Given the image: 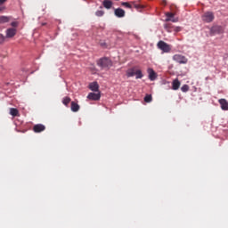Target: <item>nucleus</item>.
<instances>
[{
    "instance_id": "obj_1",
    "label": "nucleus",
    "mask_w": 228,
    "mask_h": 228,
    "mask_svg": "<svg viewBox=\"0 0 228 228\" xmlns=\"http://www.w3.org/2000/svg\"><path fill=\"white\" fill-rule=\"evenodd\" d=\"M97 65L98 67H101V69H107V70H110V69L113 67V61L108 57H103L97 61Z\"/></svg>"
},
{
    "instance_id": "obj_2",
    "label": "nucleus",
    "mask_w": 228,
    "mask_h": 228,
    "mask_svg": "<svg viewBox=\"0 0 228 228\" xmlns=\"http://www.w3.org/2000/svg\"><path fill=\"white\" fill-rule=\"evenodd\" d=\"M201 20L207 24L213 22V20H215V12L209 11L205 12L201 15Z\"/></svg>"
},
{
    "instance_id": "obj_3",
    "label": "nucleus",
    "mask_w": 228,
    "mask_h": 228,
    "mask_svg": "<svg viewBox=\"0 0 228 228\" xmlns=\"http://www.w3.org/2000/svg\"><path fill=\"white\" fill-rule=\"evenodd\" d=\"M157 45L163 53H170L172 51L170 45L165 43V41H159Z\"/></svg>"
},
{
    "instance_id": "obj_4",
    "label": "nucleus",
    "mask_w": 228,
    "mask_h": 228,
    "mask_svg": "<svg viewBox=\"0 0 228 228\" xmlns=\"http://www.w3.org/2000/svg\"><path fill=\"white\" fill-rule=\"evenodd\" d=\"M173 60H174V61H176V63H180L183 65H186V63H188V58H186V56L181 55V54H175L173 56Z\"/></svg>"
},
{
    "instance_id": "obj_5",
    "label": "nucleus",
    "mask_w": 228,
    "mask_h": 228,
    "mask_svg": "<svg viewBox=\"0 0 228 228\" xmlns=\"http://www.w3.org/2000/svg\"><path fill=\"white\" fill-rule=\"evenodd\" d=\"M224 33V27L215 25L210 28V35L213 37L215 35H222Z\"/></svg>"
},
{
    "instance_id": "obj_6",
    "label": "nucleus",
    "mask_w": 228,
    "mask_h": 228,
    "mask_svg": "<svg viewBox=\"0 0 228 228\" xmlns=\"http://www.w3.org/2000/svg\"><path fill=\"white\" fill-rule=\"evenodd\" d=\"M17 35V28H7L5 31V38H13Z\"/></svg>"
},
{
    "instance_id": "obj_7",
    "label": "nucleus",
    "mask_w": 228,
    "mask_h": 228,
    "mask_svg": "<svg viewBox=\"0 0 228 228\" xmlns=\"http://www.w3.org/2000/svg\"><path fill=\"white\" fill-rule=\"evenodd\" d=\"M147 72L149 74L150 81H156V78L158 77L156 71H154V69H152L151 68H149Z\"/></svg>"
},
{
    "instance_id": "obj_8",
    "label": "nucleus",
    "mask_w": 228,
    "mask_h": 228,
    "mask_svg": "<svg viewBox=\"0 0 228 228\" xmlns=\"http://www.w3.org/2000/svg\"><path fill=\"white\" fill-rule=\"evenodd\" d=\"M87 99H89V101H99V99H101V94L89 93V94L87 95Z\"/></svg>"
},
{
    "instance_id": "obj_9",
    "label": "nucleus",
    "mask_w": 228,
    "mask_h": 228,
    "mask_svg": "<svg viewBox=\"0 0 228 228\" xmlns=\"http://www.w3.org/2000/svg\"><path fill=\"white\" fill-rule=\"evenodd\" d=\"M114 15L118 17V19H122V17H126V11H124L122 8L115 9Z\"/></svg>"
},
{
    "instance_id": "obj_10",
    "label": "nucleus",
    "mask_w": 228,
    "mask_h": 228,
    "mask_svg": "<svg viewBox=\"0 0 228 228\" xmlns=\"http://www.w3.org/2000/svg\"><path fill=\"white\" fill-rule=\"evenodd\" d=\"M220 106H221V110H223L224 111H228V102L227 100L225 99H220L218 101Z\"/></svg>"
},
{
    "instance_id": "obj_11",
    "label": "nucleus",
    "mask_w": 228,
    "mask_h": 228,
    "mask_svg": "<svg viewBox=\"0 0 228 228\" xmlns=\"http://www.w3.org/2000/svg\"><path fill=\"white\" fill-rule=\"evenodd\" d=\"M45 129V126L43 124H37L33 126L34 133H42Z\"/></svg>"
},
{
    "instance_id": "obj_12",
    "label": "nucleus",
    "mask_w": 228,
    "mask_h": 228,
    "mask_svg": "<svg viewBox=\"0 0 228 228\" xmlns=\"http://www.w3.org/2000/svg\"><path fill=\"white\" fill-rule=\"evenodd\" d=\"M102 5H103V8L110 10L111 6H113V2H111V0H104L102 2Z\"/></svg>"
},
{
    "instance_id": "obj_13",
    "label": "nucleus",
    "mask_w": 228,
    "mask_h": 228,
    "mask_svg": "<svg viewBox=\"0 0 228 228\" xmlns=\"http://www.w3.org/2000/svg\"><path fill=\"white\" fill-rule=\"evenodd\" d=\"M174 25H172L171 23H165L164 24V29H166V31H167V33H172L174 32Z\"/></svg>"
},
{
    "instance_id": "obj_14",
    "label": "nucleus",
    "mask_w": 228,
    "mask_h": 228,
    "mask_svg": "<svg viewBox=\"0 0 228 228\" xmlns=\"http://www.w3.org/2000/svg\"><path fill=\"white\" fill-rule=\"evenodd\" d=\"M136 74V68H131L126 70V77H133Z\"/></svg>"
},
{
    "instance_id": "obj_15",
    "label": "nucleus",
    "mask_w": 228,
    "mask_h": 228,
    "mask_svg": "<svg viewBox=\"0 0 228 228\" xmlns=\"http://www.w3.org/2000/svg\"><path fill=\"white\" fill-rule=\"evenodd\" d=\"M89 88L92 92H99V84H97V82H93L89 85Z\"/></svg>"
},
{
    "instance_id": "obj_16",
    "label": "nucleus",
    "mask_w": 228,
    "mask_h": 228,
    "mask_svg": "<svg viewBox=\"0 0 228 228\" xmlns=\"http://www.w3.org/2000/svg\"><path fill=\"white\" fill-rule=\"evenodd\" d=\"M79 104H77V102H71V111H73V113H77V111H79Z\"/></svg>"
},
{
    "instance_id": "obj_17",
    "label": "nucleus",
    "mask_w": 228,
    "mask_h": 228,
    "mask_svg": "<svg viewBox=\"0 0 228 228\" xmlns=\"http://www.w3.org/2000/svg\"><path fill=\"white\" fill-rule=\"evenodd\" d=\"M10 115H12V117H19V110L15 109V108H11L10 109Z\"/></svg>"
},
{
    "instance_id": "obj_18",
    "label": "nucleus",
    "mask_w": 228,
    "mask_h": 228,
    "mask_svg": "<svg viewBox=\"0 0 228 228\" xmlns=\"http://www.w3.org/2000/svg\"><path fill=\"white\" fill-rule=\"evenodd\" d=\"M6 22H10V17L0 16V24H6Z\"/></svg>"
},
{
    "instance_id": "obj_19",
    "label": "nucleus",
    "mask_w": 228,
    "mask_h": 228,
    "mask_svg": "<svg viewBox=\"0 0 228 228\" xmlns=\"http://www.w3.org/2000/svg\"><path fill=\"white\" fill-rule=\"evenodd\" d=\"M180 86H181V82H179L177 79L173 81V90H179Z\"/></svg>"
},
{
    "instance_id": "obj_20",
    "label": "nucleus",
    "mask_w": 228,
    "mask_h": 228,
    "mask_svg": "<svg viewBox=\"0 0 228 228\" xmlns=\"http://www.w3.org/2000/svg\"><path fill=\"white\" fill-rule=\"evenodd\" d=\"M143 77V73H142V69L135 70V79H142Z\"/></svg>"
},
{
    "instance_id": "obj_21",
    "label": "nucleus",
    "mask_w": 228,
    "mask_h": 228,
    "mask_svg": "<svg viewBox=\"0 0 228 228\" xmlns=\"http://www.w3.org/2000/svg\"><path fill=\"white\" fill-rule=\"evenodd\" d=\"M70 97L66 96L62 99V104H64V106H69V104L70 103Z\"/></svg>"
},
{
    "instance_id": "obj_22",
    "label": "nucleus",
    "mask_w": 228,
    "mask_h": 228,
    "mask_svg": "<svg viewBox=\"0 0 228 228\" xmlns=\"http://www.w3.org/2000/svg\"><path fill=\"white\" fill-rule=\"evenodd\" d=\"M132 10L133 8H135V10H140L142 8V5L136 2H131Z\"/></svg>"
},
{
    "instance_id": "obj_23",
    "label": "nucleus",
    "mask_w": 228,
    "mask_h": 228,
    "mask_svg": "<svg viewBox=\"0 0 228 228\" xmlns=\"http://www.w3.org/2000/svg\"><path fill=\"white\" fill-rule=\"evenodd\" d=\"M144 102H152V95L146 94L144 97Z\"/></svg>"
},
{
    "instance_id": "obj_24",
    "label": "nucleus",
    "mask_w": 228,
    "mask_h": 228,
    "mask_svg": "<svg viewBox=\"0 0 228 228\" xmlns=\"http://www.w3.org/2000/svg\"><path fill=\"white\" fill-rule=\"evenodd\" d=\"M122 6H124L125 8H128L129 10H132V5H131V2H123Z\"/></svg>"
},
{
    "instance_id": "obj_25",
    "label": "nucleus",
    "mask_w": 228,
    "mask_h": 228,
    "mask_svg": "<svg viewBox=\"0 0 228 228\" xmlns=\"http://www.w3.org/2000/svg\"><path fill=\"white\" fill-rule=\"evenodd\" d=\"M104 13L105 12L102 10H98V11L95 12L96 17H104Z\"/></svg>"
},
{
    "instance_id": "obj_26",
    "label": "nucleus",
    "mask_w": 228,
    "mask_h": 228,
    "mask_svg": "<svg viewBox=\"0 0 228 228\" xmlns=\"http://www.w3.org/2000/svg\"><path fill=\"white\" fill-rule=\"evenodd\" d=\"M167 19H174L175 17V13L173 12H166Z\"/></svg>"
},
{
    "instance_id": "obj_27",
    "label": "nucleus",
    "mask_w": 228,
    "mask_h": 228,
    "mask_svg": "<svg viewBox=\"0 0 228 228\" xmlns=\"http://www.w3.org/2000/svg\"><path fill=\"white\" fill-rule=\"evenodd\" d=\"M170 21L171 22H179V20L177 18H173V19L172 18L171 19L170 18H167L166 19V22H170Z\"/></svg>"
},
{
    "instance_id": "obj_28",
    "label": "nucleus",
    "mask_w": 228,
    "mask_h": 228,
    "mask_svg": "<svg viewBox=\"0 0 228 228\" xmlns=\"http://www.w3.org/2000/svg\"><path fill=\"white\" fill-rule=\"evenodd\" d=\"M182 92H188V90H190V86L188 85H183L181 87Z\"/></svg>"
},
{
    "instance_id": "obj_29",
    "label": "nucleus",
    "mask_w": 228,
    "mask_h": 228,
    "mask_svg": "<svg viewBox=\"0 0 228 228\" xmlns=\"http://www.w3.org/2000/svg\"><path fill=\"white\" fill-rule=\"evenodd\" d=\"M181 27H174L173 31H175V33H179V31H181Z\"/></svg>"
},
{
    "instance_id": "obj_30",
    "label": "nucleus",
    "mask_w": 228,
    "mask_h": 228,
    "mask_svg": "<svg viewBox=\"0 0 228 228\" xmlns=\"http://www.w3.org/2000/svg\"><path fill=\"white\" fill-rule=\"evenodd\" d=\"M11 26L15 28H17V26H19V22H17V21H12V22L11 23Z\"/></svg>"
},
{
    "instance_id": "obj_31",
    "label": "nucleus",
    "mask_w": 228,
    "mask_h": 228,
    "mask_svg": "<svg viewBox=\"0 0 228 228\" xmlns=\"http://www.w3.org/2000/svg\"><path fill=\"white\" fill-rule=\"evenodd\" d=\"M4 3H6V0H0V4H4Z\"/></svg>"
},
{
    "instance_id": "obj_32",
    "label": "nucleus",
    "mask_w": 228,
    "mask_h": 228,
    "mask_svg": "<svg viewBox=\"0 0 228 228\" xmlns=\"http://www.w3.org/2000/svg\"><path fill=\"white\" fill-rule=\"evenodd\" d=\"M0 37L4 40V36H3V34H1Z\"/></svg>"
},
{
    "instance_id": "obj_33",
    "label": "nucleus",
    "mask_w": 228,
    "mask_h": 228,
    "mask_svg": "<svg viewBox=\"0 0 228 228\" xmlns=\"http://www.w3.org/2000/svg\"><path fill=\"white\" fill-rule=\"evenodd\" d=\"M0 12H3V8L0 7Z\"/></svg>"
},
{
    "instance_id": "obj_34",
    "label": "nucleus",
    "mask_w": 228,
    "mask_h": 228,
    "mask_svg": "<svg viewBox=\"0 0 228 228\" xmlns=\"http://www.w3.org/2000/svg\"><path fill=\"white\" fill-rule=\"evenodd\" d=\"M101 10H102V6H100Z\"/></svg>"
},
{
    "instance_id": "obj_35",
    "label": "nucleus",
    "mask_w": 228,
    "mask_h": 228,
    "mask_svg": "<svg viewBox=\"0 0 228 228\" xmlns=\"http://www.w3.org/2000/svg\"><path fill=\"white\" fill-rule=\"evenodd\" d=\"M164 4H167V2H164Z\"/></svg>"
}]
</instances>
